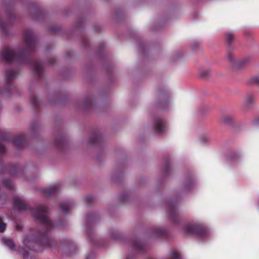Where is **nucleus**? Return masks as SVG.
I'll return each instance as SVG.
<instances>
[{
	"label": "nucleus",
	"mask_w": 259,
	"mask_h": 259,
	"mask_svg": "<svg viewBox=\"0 0 259 259\" xmlns=\"http://www.w3.org/2000/svg\"><path fill=\"white\" fill-rule=\"evenodd\" d=\"M227 59L234 66L240 67L245 65L248 60L244 59L242 60L237 61L234 54L230 51H228L226 54Z\"/></svg>",
	"instance_id": "f257e3e1"
},
{
	"label": "nucleus",
	"mask_w": 259,
	"mask_h": 259,
	"mask_svg": "<svg viewBox=\"0 0 259 259\" xmlns=\"http://www.w3.org/2000/svg\"><path fill=\"white\" fill-rule=\"evenodd\" d=\"M184 231L190 233L198 234L199 236L206 234V232H202L199 226L192 224H187L184 228Z\"/></svg>",
	"instance_id": "f03ea898"
},
{
	"label": "nucleus",
	"mask_w": 259,
	"mask_h": 259,
	"mask_svg": "<svg viewBox=\"0 0 259 259\" xmlns=\"http://www.w3.org/2000/svg\"><path fill=\"white\" fill-rule=\"evenodd\" d=\"M154 127L156 132L161 133L164 131L166 128V124L163 120L157 118L155 119Z\"/></svg>",
	"instance_id": "7ed1b4c3"
},
{
	"label": "nucleus",
	"mask_w": 259,
	"mask_h": 259,
	"mask_svg": "<svg viewBox=\"0 0 259 259\" xmlns=\"http://www.w3.org/2000/svg\"><path fill=\"white\" fill-rule=\"evenodd\" d=\"M73 206V204L70 202H67L61 205V208L62 211H65L67 210L70 209Z\"/></svg>",
	"instance_id": "20e7f679"
},
{
	"label": "nucleus",
	"mask_w": 259,
	"mask_h": 259,
	"mask_svg": "<svg viewBox=\"0 0 259 259\" xmlns=\"http://www.w3.org/2000/svg\"><path fill=\"white\" fill-rule=\"evenodd\" d=\"M234 38V34L231 32L226 34V39L229 44H231Z\"/></svg>",
	"instance_id": "39448f33"
},
{
	"label": "nucleus",
	"mask_w": 259,
	"mask_h": 259,
	"mask_svg": "<svg viewBox=\"0 0 259 259\" xmlns=\"http://www.w3.org/2000/svg\"><path fill=\"white\" fill-rule=\"evenodd\" d=\"M4 242L6 245L9 246L11 249H13L14 248L15 245L11 240L4 239Z\"/></svg>",
	"instance_id": "423d86ee"
},
{
	"label": "nucleus",
	"mask_w": 259,
	"mask_h": 259,
	"mask_svg": "<svg viewBox=\"0 0 259 259\" xmlns=\"http://www.w3.org/2000/svg\"><path fill=\"white\" fill-rule=\"evenodd\" d=\"M200 75L202 77H206L209 74V71L206 69H202L199 72Z\"/></svg>",
	"instance_id": "0eeeda50"
},
{
	"label": "nucleus",
	"mask_w": 259,
	"mask_h": 259,
	"mask_svg": "<svg viewBox=\"0 0 259 259\" xmlns=\"http://www.w3.org/2000/svg\"><path fill=\"white\" fill-rule=\"evenodd\" d=\"M253 96L252 94H248L245 99V103L246 104H249L253 101Z\"/></svg>",
	"instance_id": "6e6552de"
},
{
	"label": "nucleus",
	"mask_w": 259,
	"mask_h": 259,
	"mask_svg": "<svg viewBox=\"0 0 259 259\" xmlns=\"http://www.w3.org/2000/svg\"><path fill=\"white\" fill-rule=\"evenodd\" d=\"M222 120L223 122L228 123L232 120V117L229 115H225L223 117Z\"/></svg>",
	"instance_id": "1a4fd4ad"
},
{
	"label": "nucleus",
	"mask_w": 259,
	"mask_h": 259,
	"mask_svg": "<svg viewBox=\"0 0 259 259\" xmlns=\"http://www.w3.org/2000/svg\"><path fill=\"white\" fill-rule=\"evenodd\" d=\"M250 81L252 83L259 84V76L252 77L250 79Z\"/></svg>",
	"instance_id": "9d476101"
},
{
	"label": "nucleus",
	"mask_w": 259,
	"mask_h": 259,
	"mask_svg": "<svg viewBox=\"0 0 259 259\" xmlns=\"http://www.w3.org/2000/svg\"><path fill=\"white\" fill-rule=\"evenodd\" d=\"M180 258V254L177 252H174L172 253V259H179Z\"/></svg>",
	"instance_id": "9b49d317"
},
{
	"label": "nucleus",
	"mask_w": 259,
	"mask_h": 259,
	"mask_svg": "<svg viewBox=\"0 0 259 259\" xmlns=\"http://www.w3.org/2000/svg\"><path fill=\"white\" fill-rule=\"evenodd\" d=\"M56 188H57L56 186H54V185H52L51 187H50V190H49L50 194H51V193L55 191L56 190Z\"/></svg>",
	"instance_id": "f8f14e48"
},
{
	"label": "nucleus",
	"mask_w": 259,
	"mask_h": 259,
	"mask_svg": "<svg viewBox=\"0 0 259 259\" xmlns=\"http://www.w3.org/2000/svg\"><path fill=\"white\" fill-rule=\"evenodd\" d=\"M49 31H50V33L51 32H55L56 31L55 30H54L52 27H51L50 26V29H49Z\"/></svg>",
	"instance_id": "ddd939ff"
},
{
	"label": "nucleus",
	"mask_w": 259,
	"mask_h": 259,
	"mask_svg": "<svg viewBox=\"0 0 259 259\" xmlns=\"http://www.w3.org/2000/svg\"><path fill=\"white\" fill-rule=\"evenodd\" d=\"M39 211L40 212H41V211H44V208H43L42 207H40Z\"/></svg>",
	"instance_id": "4468645a"
},
{
	"label": "nucleus",
	"mask_w": 259,
	"mask_h": 259,
	"mask_svg": "<svg viewBox=\"0 0 259 259\" xmlns=\"http://www.w3.org/2000/svg\"><path fill=\"white\" fill-rule=\"evenodd\" d=\"M205 141H207L208 140V137L207 136H205Z\"/></svg>",
	"instance_id": "2eb2a0df"
},
{
	"label": "nucleus",
	"mask_w": 259,
	"mask_h": 259,
	"mask_svg": "<svg viewBox=\"0 0 259 259\" xmlns=\"http://www.w3.org/2000/svg\"><path fill=\"white\" fill-rule=\"evenodd\" d=\"M62 142H63L62 141H61L60 144H57V146H58L59 148H61V147H60V144H61L62 143Z\"/></svg>",
	"instance_id": "dca6fc26"
},
{
	"label": "nucleus",
	"mask_w": 259,
	"mask_h": 259,
	"mask_svg": "<svg viewBox=\"0 0 259 259\" xmlns=\"http://www.w3.org/2000/svg\"><path fill=\"white\" fill-rule=\"evenodd\" d=\"M173 212H174V210H173L172 209H170L169 210V213H172Z\"/></svg>",
	"instance_id": "f3484780"
},
{
	"label": "nucleus",
	"mask_w": 259,
	"mask_h": 259,
	"mask_svg": "<svg viewBox=\"0 0 259 259\" xmlns=\"http://www.w3.org/2000/svg\"><path fill=\"white\" fill-rule=\"evenodd\" d=\"M49 225H50V228L51 227V223L50 222Z\"/></svg>",
	"instance_id": "a211bd4d"
},
{
	"label": "nucleus",
	"mask_w": 259,
	"mask_h": 259,
	"mask_svg": "<svg viewBox=\"0 0 259 259\" xmlns=\"http://www.w3.org/2000/svg\"><path fill=\"white\" fill-rule=\"evenodd\" d=\"M49 63H50V65L51 64V60H50Z\"/></svg>",
	"instance_id": "6ab92c4d"
}]
</instances>
